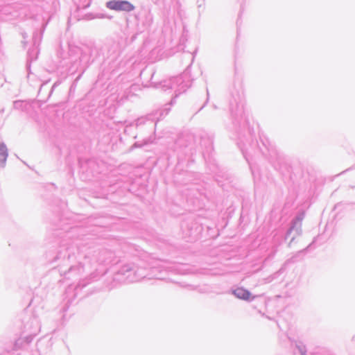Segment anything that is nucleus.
<instances>
[{
  "label": "nucleus",
  "mask_w": 355,
  "mask_h": 355,
  "mask_svg": "<svg viewBox=\"0 0 355 355\" xmlns=\"http://www.w3.org/2000/svg\"><path fill=\"white\" fill-rule=\"evenodd\" d=\"M106 6L109 9L116 11L130 12L135 8L134 6L127 1L112 0L107 2Z\"/></svg>",
  "instance_id": "obj_1"
},
{
  "label": "nucleus",
  "mask_w": 355,
  "mask_h": 355,
  "mask_svg": "<svg viewBox=\"0 0 355 355\" xmlns=\"http://www.w3.org/2000/svg\"><path fill=\"white\" fill-rule=\"evenodd\" d=\"M234 294L236 297L243 300H250L251 298H254V297H251V293L243 288H236L234 291Z\"/></svg>",
  "instance_id": "obj_2"
},
{
  "label": "nucleus",
  "mask_w": 355,
  "mask_h": 355,
  "mask_svg": "<svg viewBox=\"0 0 355 355\" xmlns=\"http://www.w3.org/2000/svg\"><path fill=\"white\" fill-rule=\"evenodd\" d=\"M301 220H302V218L299 219L298 223H300V225L301 224Z\"/></svg>",
  "instance_id": "obj_4"
},
{
  "label": "nucleus",
  "mask_w": 355,
  "mask_h": 355,
  "mask_svg": "<svg viewBox=\"0 0 355 355\" xmlns=\"http://www.w3.org/2000/svg\"><path fill=\"white\" fill-rule=\"evenodd\" d=\"M7 148L4 144H1L0 146V162L4 163L7 159Z\"/></svg>",
  "instance_id": "obj_3"
}]
</instances>
